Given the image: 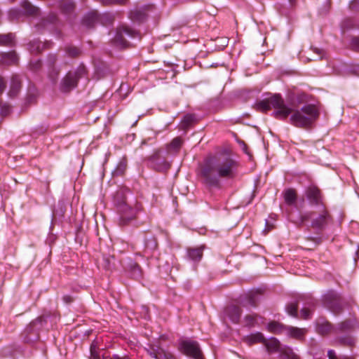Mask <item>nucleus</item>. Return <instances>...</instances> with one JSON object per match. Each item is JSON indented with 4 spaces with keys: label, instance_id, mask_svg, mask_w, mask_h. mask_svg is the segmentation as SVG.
Instances as JSON below:
<instances>
[{
    "label": "nucleus",
    "instance_id": "1",
    "mask_svg": "<svg viewBox=\"0 0 359 359\" xmlns=\"http://www.w3.org/2000/svg\"><path fill=\"white\" fill-rule=\"evenodd\" d=\"M257 110L266 112L273 108V115L278 119H285L290 114V121L292 125L301 128H309L319 116V111L313 104H306L297 109L294 106H287L280 95L275 94L271 97L257 102L255 104Z\"/></svg>",
    "mask_w": 359,
    "mask_h": 359
},
{
    "label": "nucleus",
    "instance_id": "10",
    "mask_svg": "<svg viewBox=\"0 0 359 359\" xmlns=\"http://www.w3.org/2000/svg\"><path fill=\"white\" fill-rule=\"evenodd\" d=\"M22 87L21 79L18 75H13L11 79L10 89L8 93L9 97H16Z\"/></svg>",
    "mask_w": 359,
    "mask_h": 359
},
{
    "label": "nucleus",
    "instance_id": "14",
    "mask_svg": "<svg viewBox=\"0 0 359 359\" xmlns=\"http://www.w3.org/2000/svg\"><path fill=\"white\" fill-rule=\"evenodd\" d=\"M18 57L14 51L3 53L1 55V62L6 65H16Z\"/></svg>",
    "mask_w": 359,
    "mask_h": 359
},
{
    "label": "nucleus",
    "instance_id": "34",
    "mask_svg": "<svg viewBox=\"0 0 359 359\" xmlns=\"http://www.w3.org/2000/svg\"><path fill=\"white\" fill-rule=\"evenodd\" d=\"M126 169V165L124 163H119L117 168L114 170V175H122Z\"/></svg>",
    "mask_w": 359,
    "mask_h": 359
},
{
    "label": "nucleus",
    "instance_id": "4",
    "mask_svg": "<svg viewBox=\"0 0 359 359\" xmlns=\"http://www.w3.org/2000/svg\"><path fill=\"white\" fill-rule=\"evenodd\" d=\"M86 73V67L81 65L74 72H69L62 80L60 90L62 92H69L77 86L78 81Z\"/></svg>",
    "mask_w": 359,
    "mask_h": 359
},
{
    "label": "nucleus",
    "instance_id": "20",
    "mask_svg": "<svg viewBox=\"0 0 359 359\" xmlns=\"http://www.w3.org/2000/svg\"><path fill=\"white\" fill-rule=\"evenodd\" d=\"M285 327L278 322L272 321L268 324L267 329L272 333L280 334L285 332Z\"/></svg>",
    "mask_w": 359,
    "mask_h": 359
},
{
    "label": "nucleus",
    "instance_id": "16",
    "mask_svg": "<svg viewBox=\"0 0 359 359\" xmlns=\"http://www.w3.org/2000/svg\"><path fill=\"white\" fill-rule=\"evenodd\" d=\"M145 350L151 357L155 359H162L163 348L158 345L151 344L148 348H146Z\"/></svg>",
    "mask_w": 359,
    "mask_h": 359
},
{
    "label": "nucleus",
    "instance_id": "31",
    "mask_svg": "<svg viewBox=\"0 0 359 359\" xmlns=\"http://www.w3.org/2000/svg\"><path fill=\"white\" fill-rule=\"evenodd\" d=\"M297 309H298L297 303H290L286 307L287 313L294 317L297 316Z\"/></svg>",
    "mask_w": 359,
    "mask_h": 359
},
{
    "label": "nucleus",
    "instance_id": "39",
    "mask_svg": "<svg viewBox=\"0 0 359 359\" xmlns=\"http://www.w3.org/2000/svg\"><path fill=\"white\" fill-rule=\"evenodd\" d=\"M133 275L135 278H138L141 276V269L137 264H134L133 266Z\"/></svg>",
    "mask_w": 359,
    "mask_h": 359
},
{
    "label": "nucleus",
    "instance_id": "51",
    "mask_svg": "<svg viewBox=\"0 0 359 359\" xmlns=\"http://www.w3.org/2000/svg\"><path fill=\"white\" fill-rule=\"evenodd\" d=\"M63 300L67 303V304H69L71 303L72 301H73V299L71 296H69V295H65L63 297Z\"/></svg>",
    "mask_w": 359,
    "mask_h": 359
},
{
    "label": "nucleus",
    "instance_id": "52",
    "mask_svg": "<svg viewBox=\"0 0 359 359\" xmlns=\"http://www.w3.org/2000/svg\"><path fill=\"white\" fill-rule=\"evenodd\" d=\"M349 327H350V324H349V323H347V322L342 323L340 325V327H341V330L347 329Z\"/></svg>",
    "mask_w": 359,
    "mask_h": 359
},
{
    "label": "nucleus",
    "instance_id": "26",
    "mask_svg": "<svg viewBox=\"0 0 359 359\" xmlns=\"http://www.w3.org/2000/svg\"><path fill=\"white\" fill-rule=\"evenodd\" d=\"M45 44L38 40H34L29 43V50L32 53H40L44 48Z\"/></svg>",
    "mask_w": 359,
    "mask_h": 359
},
{
    "label": "nucleus",
    "instance_id": "32",
    "mask_svg": "<svg viewBox=\"0 0 359 359\" xmlns=\"http://www.w3.org/2000/svg\"><path fill=\"white\" fill-rule=\"evenodd\" d=\"M74 9V4L72 1H66L62 6V10L65 13H71Z\"/></svg>",
    "mask_w": 359,
    "mask_h": 359
},
{
    "label": "nucleus",
    "instance_id": "9",
    "mask_svg": "<svg viewBox=\"0 0 359 359\" xmlns=\"http://www.w3.org/2000/svg\"><path fill=\"white\" fill-rule=\"evenodd\" d=\"M263 344L265 346L266 351L270 354L273 353H279V354H280L283 347L281 346L280 341L274 337H271L269 339H265Z\"/></svg>",
    "mask_w": 359,
    "mask_h": 359
},
{
    "label": "nucleus",
    "instance_id": "54",
    "mask_svg": "<svg viewBox=\"0 0 359 359\" xmlns=\"http://www.w3.org/2000/svg\"><path fill=\"white\" fill-rule=\"evenodd\" d=\"M157 244L156 241H154L153 245L151 246L152 248H155L156 247Z\"/></svg>",
    "mask_w": 359,
    "mask_h": 359
},
{
    "label": "nucleus",
    "instance_id": "44",
    "mask_svg": "<svg viewBox=\"0 0 359 359\" xmlns=\"http://www.w3.org/2000/svg\"><path fill=\"white\" fill-rule=\"evenodd\" d=\"M351 44L353 48L359 50V36L353 38Z\"/></svg>",
    "mask_w": 359,
    "mask_h": 359
},
{
    "label": "nucleus",
    "instance_id": "3",
    "mask_svg": "<svg viewBox=\"0 0 359 359\" xmlns=\"http://www.w3.org/2000/svg\"><path fill=\"white\" fill-rule=\"evenodd\" d=\"M311 219V227L318 229H323L332 220V216L326 209L324 205L318 207V210L312 212H306L302 213L298 222L295 224L300 226L306 221Z\"/></svg>",
    "mask_w": 359,
    "mask_h": 359
},
{
    "label": "nucleus",
    "instance_id": "29",
    "mask_svg": "<svg viewBox=\"0 0 359 359\" xmlns=\"http://www.w3.org/2000/svg\"><path fill=\"white\" fill-rule=\"evenodd\" d=\"M258 294L257 292L251 293L248 295L246 304H244V306L249 305L252 307H256L258 304Z\"/></svg>",
    "mask_w": 359,
    "mask_h": 359
},
{
    "label": "nucleus",
    "instance_id": "49",
    "mask_svg": "<svg viewBox=\"0 0 359 359\" xmlns=\"http://www.w3.org/2000/svg\"><path fill=\"white\" fill-rule=\"evenodd\" d=\"M329 359H337L335 352L333 350H329L327 352Z\"/></svg>",
    "mask_w": 359,
    "mask_h": 359
},
{
    "label": "nucleus",
    "instance_id": "22",
    "mask_svg": "<svg viewBox=\"0 0 359 359\" xmlns=\"http://www.w3.org/2000/svg\"><path fill=\"white\" fill-rule=\"evenodd\" d=\"M15 36L12 33L0 34V46H12L14 44Z\"/></svg>",
    "mask_w": 359,
    "mask_h": 359
},
{
    "label": "nucleus",
    "instance_id": "40",
    "mask_svg": "<svg viewBox=\"0 0 359 359\" xmlns=\"http://www.w3.org/2000/svg\"><path fill=\"white\" fill-rule=\"evenodd\" d=\"M350 8L353 11H358L359 10V0H353L350 3Z\"/></svg>",
    "mask_w": 359,
    "mask_h": 359
},
{
    "label": "nucleus",
    "instance_id": "47",
    "mask_svg": "<svg viewBox=\"0 0 359 359\" xmlns=\"http://www.w3.org/2000/svg\"><path fill=\"white\" fill-rule=\"evenodd\" d=\"M163 165L162 167L161 166H158L157 168L158 170H168L169 168H170V163L165 161H163Z\"/></svg>",
    "mask_w": 359,
    "mask_h": 359
},
{
    "label": "nucleus",
    "instance_id": "36",
    "mask_svg": "<svg viewBox=\"0 0 359 359\" xmlns=\"http://www.w3.org/2000/svg\"><path fill=\"white\" fill-rule=\"evenodd\" d=\"M8 15L11 20L17 19L20 17V12L18 9H11Z\"/></svg>",
    "mask_w": 359,
    "mask_h": 359
},
{
    "label": "nucleus",
    "instance_id": "27",
    "mask_svg": "<svg viewBox=\"0 0 359 359\" xmlns=\"http://www.w3.org/2000/svg\"><path fill=\"white\" fill-rule=\"evenodd\" d=\"M90 359H100V351L96 342H93L90 347Z\"/></svg>",
    "mask_w": 359,
    "mask_h": 359
},
{
    "label": "nucleus",
    "instance_id": "50",
    "mask_svg": "<svg viewBox=\"0 0 359 359\" xmlns=\"http://www.w3.org/2000/svg\"><path fill=\"white\" fill-rule=\"evenodd\" d=\"M114 5H124L126 4L128 0H113Z\"/></svg>",
    "mask_w": 359,
    "mask_h": 359
},
{
    "label": "nucleus",
    "instance_id": "6",
    "mask_svg": "<svg viewBox=\"0 0 359 359\" xmlns=\"http://www.w3.org/2000/svg\"><path fill=\"white\" fill-rule=\"evenodd\" d=\"M180 350L185 355L194 359H203L202 351L197 341L186 340L180 343Z\"/></svg>",
    "mask_w": 359,
    "mask_h": 359
},
{
    "label": "nucleus",
    "instance_id": "19",
    "mask_svg": "<svg viewBox=\"0 0 359 359\" xmlns=\"http://www.w3.org/2000/svg\"><path fill=\"white\" fill-rule=\"evenodd\" d=\"M203 246L188 250V257L194 262L200 261L203 257Z\"/></svg>",
    "mask_w": 359,
    "mask_h": 359
},
{
    "label": "nucleus",
    "instance_id": "30",
    "mask_svg": "<svg viewBox=\"0 0 359 359\" xmlns=\"http://www.w3.org/2000/svg\"><path fill=\"white\" fill-rule=\"evenodd\" d=\"M182 144V140L177 137L174 138L169 145V149L174 150L175 151H178Z\"/></svg>",
    "mask_w": 359,
    "mask_h": 359
},
{
    "label": "nucleus",
    "instance_id": "53",
    "mask_svg": "<svg viewBox=\"0 0 359 359\" xmlns=\"http://www.w3.org/2000/svg\"><path fill=\"white\" fill-rule=\"evenodd\" d=\"M113 0H101V2L104 4V5H114L113 4Z\"/></svg>",
    "mask_w": 359,
    "mask_h": 359
},
{
    "label": "nucleus",
    "instance_id": "5",
    "mask_svg": "<svg viewBox=\"0 0 359 359\" xmlns=\"http://www.w3.org/2000/svg\"><path fill=\"white\" fill-rule=\"evenodd\" d=\"M141 208L142 205L138 203H135L134 207L126 201L119 203L118 210L120 213V225H126L130 221L134 219Z\"/></svg>",
    "mask_w": 359,
    "mask_h": 359
},
{
    "label": "nucleus",
    "instance_id": "18",
    "mask_svg": "<svg viewBox=\"0 0 359 359\" xmlns=\"http://www.w3.org/2000/svg\"><path fill=\"white\" fill-rule=\"evenodd\" d=\"M283 198L287 205H292L297 201V193L293 189H287L283 192Z\"/></svg>",
    "mask_w": 359,
    "mask_h": 359
},
{
    "label": "nucleus",
    "instance_id": "25",
    "mask_svg": "<svg viewBox=\"0 0 359 359\" xmlns=\"http://www.w3.org/2000/svg\"><path fill=\"white\" fill-rule=\"evenodd\" d=\"M22 7L28 15H35L39 13V8L34 6L29 2L25 1L22 3Z\"/></svg>",
    "mask_w": 359,
    "mask_h": 359
},
{
    "label": "nucleus",
    "instance_id": "23",
    "mask_svg": "<svg viewBox=\"0 0 359 359\" xmlns=\"http://www.w3.org/2000/svg\"><path fill=\"white\" fill-rule=\"evenodd\" d=\"M97 20V13L90 12L88 13L83 19V24L87 27H92Z\"/></svg>",
    "mask_w": 359,
    "mask_h": 359
},
{
    "label": "nucleus",
    "instance_id": "58",
    "mask_svg": "<svg viewBox=\"0 0 359 359\" xmlns=\"http://www.w3.org/2000/svg\"><path fill=\"white\" fill-rule=\"evenodd\" d=\"M145 245H146V248H148V247H149V245H148V244H147V243H146V244H145Z\"/></svg>",
    "mask_w": 359,
    "mask_h": 359
},
{
    "label": "nucleus",
    "instance_id": "42",
    "mask_svg": "<svg viewBox=\"0 0 359 359\" xmlns=\"http://www.w3.org/2000/svg\"><path fill=\"white\" fill-rule=\"evenodd\" d=\"M59 75V71L57 70H55V69H53L50 74H49V77L50 78V79L55 82L57 79V76Z\"/></svg>",
    "mask_w": 359,
    "mask_h": 359
},
{
    "label": "nucleus",
    "instance_id": "37",
    "mask_svg": "<svg viewBox=\"0 0 359 359\" xmlns=\"http://www.w3.org/2000/svg\"><path fill=\"white\" fill-rule=\"evenodd\" d=\"M114 259V257H103V266L104 269H106L107 270H110L111 269V261Z\"/></svg>",
    "mask_w": 359,
    "mask_h": 359
},
{
    "label": "nucleus",
    "instance_id": "45",
    "mask_svg": "<svg viewBox=\"0 0 359 359\" xmlns=\"http://www.w3.org/2000/svg\"><path fill=\"white\" fill-rule=\"evenodd\" d=\"M6 86V85L4 78L0 76V95L4 91Z\"/></svg>",
    "mask_w": 359,
    "mask_h": 359
},
{
    "label": "nucleus",
    "instance_id": "38",
    "mask_svg": "<svg viewBox=\"0 0 359 359\" xmlns=\"http://www.w3.org/2000/svg\"><path fill=\"white\" fill-rule=\"evenodd\" d=\"M100 359H129V358L126 355L120 356L118 354H115L112 357H110L109 355H106L103 353L102 355H100Z\"/></svg>",
    "mask_w": 359,
    "mask_h": 359
},
{
    "label": "nucleus",
    "instance_id": "11",
    "mask_svg": "<svg viewBox=\"0 0 359 359\" xmlns=\"http://www.w3.org/2000/svg\"><path fill=\"white\" fill-rule=\"evenodd\" d=\"M285 332L286 334L294 339L302 340L304 338L306 333L307 332L306 329L305 328H299L292 326H286L285 327Z\"/></svg>",
    "mask_w": 359,
    "mask_h": 359
},
{
    "label": "nucleus",
    "instance_id": "57",
    "mask_svg": "<svg viewBox=\"0 0 359 359\" xmlns=\"http://www.w3.org/2000/svg\"><path fill=\"white\" fill-rule=\"evenodd\" d=\"M347 344H351V340L350 339L348 340Z\"/></svg>",
    "mask_w": 359,
    "mask_h": 359
},
{
    "label": "nucleus",
    "instance_id": "2",
    "mask_svg": "<svg viewBox=\"0 0 359 359\" xmlns=\"http://www.w3.org/2000/svg\"><path fill=\"white\" fill-rule=\"evenodd\" d=\"M237 162L225 154L208 158L201 168V176L205 184L219 187V177L233 179L237 175Z\"/></svg>",
    "mask_w": 359,
    "mask_h": 359
},
{
    "label": "nucleus",
    "instance_id": "48",
    "mask_svg": "<svg viewBox=\"0 0 359 359\" xmlns=\"http://www.w3.org/2000/svg\"><path fill=\"white\" fill-rule=\"evenodd\" d=\"M31 65L34 70H36L41 67V62L37 60L35 62H32Z\"/></svg>",
    "mask_w": 359,
    "mask_h": 359
},
{
    "label": "nucleus",
    "instance_id": "12",
    "mask_svg": "<svg viewBox=\"0 0 359 359\" xmlns=\"http://www.w3.org/2000/svg\"><path fill=\"white\" fill-rule=\"evenodd\" d=\"M225 312L226 315L233 323H238L239 322L242 311L238 306L235 305L229 306L226 309Z\"/></svg>",
    "mask_w": 359,
    "mask_h": 359
},
{
    "label": "nucleus",
    "instance_id": "8",
    "mask_svg": "<svg viewBox=\"0 0 359 359\" xmlns=\"http://www.w3.org/2000/svg\"><path fill=\"white\" fill-rule=\"evenodd\" d=\"M306 197L311 205L320 206L323 205L321 201L320 191L315 187L311 186L306 191Z\"/></svg>",
    "mask_w": 359,
    "mask_h": 359
},
{
    "label": "nucleus",
    "instance_id": "55",
    "mask_svg": "<svg viewBox=\"0 0 359 359\" xmlns=\"http://www.w3.org/2000/svg\"><path fill=\"white\" fill-rule=\"evenodd\" d=\"M303 96H304L303 95H299V96L298 97V100H301L302 99V97H303Z\"/></svg>",
    "mask_w": 359,
    "mask_h": 359
},
{
    "label": "nucleus",
    "instance_id": "7",
    "mask_svg": "<svg viewBox=\"0 0 359 359\" xmlns=\"http://www.w3.org/2000/svg\"><path fill=\"white\" fill-rule=\"evenodd\" d=\"M137 35V33L135 30L128 27L123 26L117 29L114 41L116 46L121 48H126L128 46V42L125 39L124 36H128L130 38H135Z\"/></svg>",
    "mask_w": 359,
    "mask_h": 359
},
{
    "label": "nucleus",
    "instance_id": "46",
    "mask_svg": "<svg viewBox=\"0 0 359 359\" xmlns=\"http://www.w3.org/2000/svg\"><path fill=\"white\" fill-rule=\"evenodd\" d=\"M10 106L9 105H4L1 108V114L3 116H6L9 111H10Z\"/></svg>",
    "mask_w": 359,
    "mask_h": 359
},
{
    "label": "nucleus",
    "instance_id": "15",
    "mask_svg": "<svg viewBox=\"0 0 359 359\" xmlns=\"http://www.w3.org/2000/svg\"><path fill=\"white\" fill-rule=\"evenodd\" d=\"M332 326L330 323L325 320H318L316 323V331L321 335H326L331 332Z\"/></svg>",
    "mask_w": 359,
    "mask_h": 359
},
{
    "label": "nucleus",
    "instance_id": "13",
    "mask_svg": "<svg viewBox=\"0 0 359 359\" xmlns=\"http://www.w3.org/2000/svg\"><path fill=\"white\" fill-rule=\"evenodd\" d=\"M265 338L261 332H255L250 334L243 338V341L249 346L255 344H264Z\"/></svg>",
    "mask_w": 359,
    "mask_h": 359
},
{
    "label": "nucleus",
    "instance_id": "28",
    "mask_svg": "<svg viewBox=\"0 0 359 359\" xmlns=\"http://www.w3.org/2000/svg\"><path fill=\"white\" fill-rule=\"evenodd\" d=\"M195 120V116L193 114H186L182 121H181V127L182 129H187Z\"/></svg>",
    "mask_w": 359,
    "mask_h": 359
},
{
    "label": "nucleus",
    "instance_id": "33",
    "mask_svg": "<svg viewBox=\"0 0 359 359\" xmlns=\"http://www.w3.org/2000/svg\"><path fill=\"white\" fill-rule=\"evenodd\" d=\"M66 52L70 57H76L80 54V50L76 47H67Z\"/></svg>",
    "mask_w": 359,
    "mask_h": 359
},
{
    "label": "nucleus",
    "instance_id": "35",
    "mask_svg": "<svg viewBox=\"0 0 359 359\" xmlns=\"http://www.w3.org/2000/svg\"><path fill=\"white\" fill-rule=\"evenodd\" d=\"M300 313H301V318L306 320L310 318L311 311L307 308H303L301 310Z\"/></svg>",
    "mask_w": 359,
    "mask_h": 359
},
{
    "label": "nucleus",
    "instance_id": "24",
    "mask_svg": "<svg viewBox=\"0 0 359 359\" xmlns=\"http://www.w3.org/2000/svg\"><path fill=\"white\" fill-rule=\"evenodd\" d=\"M146 17V14L143 11L137 9L132 11L130 13V18L134 22H143Z\"/></svg>",
    "mask_w": 359,
    "mask_h": 359
},
{
    "label": "nucleus",
    "instance_id": "56",
    "mask_svg": "<svg viewBox=\"0 0 359 359\" xmlns=\"http://www.w3.org/2000/svg\"><path fill=\"white\" fill-rule=\"evenodd\" d=\"M308 239H309V240H311V241H315V239H314V238H311V237L308 238Z\"/></svg>",
    "mask_w": 359,
    "mask_h": 359
},
{
    "label": "nucleus",
    "instance_id": "43",
    "mask_svg": "<svg viewBox=\"0 0 359 359\" xmlns=\"http://www.w3.org/2000/svg\"><path fill=\"white\" fill-rule=\"evenodd\" d=\"M57 61V57L55 55H50L48 56V62L50 66H53Z\"/></svg>",
    "mask_w": 359,
    "mask_h": 359
},
{
    "label": "nucleus",
    "instance_id": "21",
    "mask_svg": "<svg viewBox=\"0 0 359 359\" xmlns=\"http://www.w3.org/2000/svg\"><path fill=\"white\" fill-rule=\"evenodd\" d=\"M260 318L255 313L248 314L244 317L243 323L247 327H255L259 324Z\"/></svg>",
    "mask_w": 359,
    "mask_h": 359
},
{
    "label": "nucleus",
    "instance_id": "41",
    "mask_svg": "<svg viewBox=\"0 0 359 359\" xmlns=\"http://www.w3.org/2000/svg\"><path fill=\"white\" fill-rule=\"evenodd\" d=\"M162 359H175V357L168 351L163 349L162 353Z\"/></svg>",
    "mask_w": 359,
    "mask_h": 359
},
{
    "label": "nucleus",
    "instance_id": "17",
    "mask_svg": "<svg viewBox=\"0 0 359 359\" xmlns=\"http://www.w3.org/2000/svg\"><path fill=\"white\" fill-rule=\"evenodd\" d=\"M279 359H301L300 357L294 352L293 349L289 346H283V350L279 354Z\"/></svg>",
    "mask_w": 359,
    "mask_h": 359
}]
</instances>
